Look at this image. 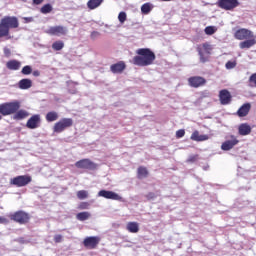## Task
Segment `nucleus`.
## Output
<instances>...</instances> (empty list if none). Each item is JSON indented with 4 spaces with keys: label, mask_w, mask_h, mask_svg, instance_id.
Masks as SVG:
<instances>
[{
    "label": "nucleus",
    "mask_w": 256,
    "mask_h": 256,
    "mask_svg": "<svg viewBox=\"0 0 256 256\" xmlns=\"http://www.w3.org/2000/svg\"><path fill=\"white\" fill-rule=\"evenodd\" d=\"M18 87L19 89H22V90L31 89L33 87V81L29 78L21 79L18 82Z\"/></svg>",
    "instance_id": "19"
},
{
    "label": "nucleus",
    "mask_w": 256,
    "mask_h": 256,
    "mask_svg": "<svg viewBox=\"0 0 256 256\" xmlns=\"http://www.w3.org/2000/svg\"><path fill=\"white\" fill-rule=\"evenodd\" d=\"M35 19L33 17H24V23H33Z\"/></svg>",
    "instance_id": "49"
},
{
    "label": "nucleus",
    "mask_w": 256,
    "mask_h": 256,
    "mask_svg": "<svg viewBox=\"0 0 256 256\" xmlns=\"http://www.w3.org/2000/svg\"><path fill=\"white\" fill-rule=\"evenodd\" d=\"M3 37H9V30L0 22V39Z\"/></svg>",
    "instance_id": "31"
},
{
    "label": "nucleus",
    "mask_w": 256,
    "mask_h": 256,
    "mask_svg": "<svg viewBox=\"0 0 256 256\" xmlns=\"http://www.w3.org/2000/svg\"><path fill=\"white\" fill-rule=\"evenodd\" d=\"M75 167H77V169H87L88 171H95L97 170V168L99 167V165L93 161H91V159H82L79 160L75 163Z\"/></svg>",
    "instance_id": "7"
},
{
    "label": "nucleus",
    "mask_w": 256,
    "mask_h": 256,
    "mask_svg": "<svg viewBox=\"0 0 256 256\" xmlns=\"http://www.w3.org/2000/svg\"><path fill=\"white\" fill-rule=\"evenodd\" d=\"M100 36H101V33L97 31H93L91 32L90 39H92V41H95V39H97V37H100Z\"/></svg>",
    "instance_id": "43"
},
{
    "label": "nucleus",
    "mask_w": 256,
    "mask_h": 256,
    "mask_svg": "<svg viewBox=\"0 0 256 256\" xmlns=\"http://www.w3.org/2000/svg\"><path fill=\"white\" fill-rule=\"evenodd\" d=\"M254 45H256L255 38H251V39L248 38L245 41H242L239 43L240 49H251V47H253Z\"/></svg>",
    "instance_id": "21"
},
{
    "label": "nucleus",
    "mask_w": 256,
    "mask_h": 256,
    "mask_svg": "<svg viewBox=\"0 0 256 256\" xmlns=\"http://www.w3.org/2000/svg\"><path fill=\"white\" fill-rule=\"evenodd\" d=\"M185 137V129H180L176 131V138L181 139Z\"/></svg>",
    "instance_id": "41"
},
{
    "label": "nucleus",
    "mask_w": 256,
    "mask_h": 256,
    "mask_svg": "<svg viewBox=\"0 0 256 256\" xmlns=\"http://www.w3.org/2000/svg\"><path fill=\"white\" fill-rule=\"evenodd\" d=\"M124 69H127V65L123 61H119L118 63L112 64L110 66V71L114 74L122 73Z\"/></svg>",
    "instance_id": "17"
},
{
    "label": "nucleus",
    "mask_w": 256,
    "mask_h": 256,
    "mask_svg": "<svg viewBox=\"0 0 256 256\" xmlns=\"http://www.w3.org/2000/svg\"><path fill=\"white\" fill-rule=\"evenodd\" d=\"M207 139H209V135H207V134H202V135H199V137H198V142L207 141Z\"/></svg>",
    "instance_id": "45"
},
{
    "label": "nucleus",
    "mask_w": 256,
    "mask_h": 256,
    "mask_svg": "<svg viewBox=\"0 0 256 256\" xmlns=\"http://www.w3.org/2000/svg\"><path fill=\"white\" fill-rule=\"evenodd\" d=\"M198 157H199L198 155L189 156V158L187 159V163H195V161H197Z\"/></svg>",
    "instance_id": "44"
},
{
    "label": "nucleus",
    "mask_w": 256,
    "mask_h": 256,
    "mask_svg": "<svg viewBox=\"0 0 256 256\" xmlns=\"http://www.w3.org/2000/svg\"><path fill=\"white\" fill-rule=\"evenodd\" d=\"M216 5L220 9H224V11H233V9L239 7L241 3H239V0H218Z\"/></svg>",
    "instance_id": "5"
},
{
    "label": "nucleus",
    "mask_w": 256,
    "mask_h": 256,
    "mask_svg": "<svg viewBox=\"0 0 256 256\" xmlns=\"http://www.w3.org/2000/svg\"><path fill=\"white\" fill-rule=\"evenodd\" d=\"M54 241H55V243H61V241H63V236L60 234L55 235Z\"/></svg>",
    "instance_id": "47"
},
{
    "label": "nucleus",
    "mask_w": 256,
    "mask_h": 256,
    "mask_svg": "<svg viewBox=\"0 0 256 256\" xmlns=\"http://www.w3.org/2000/svg\"><path fill=\"white\" fill-rule=\"evenodd\" d=\"M78 199H87L89 197V192L87 190H80L77 192Z\"/></svg>",
    "instance_id": "35"
},
{
    "label": "nucleus",
    "mask_w": 256,
    "mask_h": 256,
    "mask_svg": "<svg viewBox=\"0 0 256 256\" xmlns=\"http://www.w3.org/2000/svg\"><path fill=\"white\" fill-rule=\"evenodd\" d=\"M204 32L206 35H215V33L217 32V28L215 26H207L204 29Z\"/></svg>",
    "instance_id": "32"
},
{
    "label": "nucleus",
    "mask_w": 256,
    "mask_h": 256,
    "mask_svg": "<svg viewBox=\"0 0 256 256\" xmlns=\"http://www.w3.org/2000/svg\"><path fill=\"white\" fill-rule=\"evenodd\" d=\"M6 67L10 71H19L21 69V62L18 60H9L6 63Z\"/></svg>",
    "instance_id": "20"
},
{
    "label": "nucleus",
    "mask_w": 256,
    "mask_h": 256,
    "mask_svg": "<svg viewBox=\"0 0 256 256\" xmlns=\"http://www.w3.org/2000/svg\"><path fill=\"white\" fill-rule=\"evenodd\" d=\"M9 218L11 221H14L15 223H19L20 225H25L29 223V219H31V216L29 213L19 210L9 215Z\"/></svg>",
    "instance_id": "3"
},
{
    "label": "nucleus",
    "mask_w": 256,
    "mask_h": 256,
    "mask_svg": "<svg viewBox=\"0 0 256 256\" xmlns=\"http://www.w3.org/2000/svg\"><path fill=\"white\" fill-rule=\"evenodd\" d=\"M199 131H194L193 133H192V135H191V137H190V139L192 140V141H199Z\"/></svg>",
    "instance_id": "42"
},
{
    "label": "nucleus",
    "mask_w": 256,
    "mask_h": 256,
    "mask_svg": "<svg viewBox=\"0 0 256 256\" xmlns=\"http://www.w3.org/2000/svg\"><path fill=\"white\" fill-rule=\"evenodd\" d=\"M99 243H101V237L99 236H89L83 241V245L86 249H97Z\"/></svg>",
    "instance_id": "9"
},
{
    "label": "nucleus",
    "mask_w": 256,
    "mask_h": 256,
    "mask_svg": "<svg viewBox=\"0 0 256 256\" xmlns=\"http://www.w3.org/2000/svg\"><path fill=\"white\" fill-rule=\"evenodd\" d=\"M63 47H65V43H63V41H61V40H58L52 44V49L54 51H61V49H63Z\"/></svg>",
    "instance_id": "30"
},
{
    "label": "nucleus",
    "mask_w": 256,
    "mask_h": 256,
    "mask_svg": "<svg viewBox=\"0 0 256 256\" xmlns=\"http://www.w3.org/2000/svg\"><path fill=\"white\" fill-rule=\"evenodd\" d=\"M146 198L148 199V201H155V199H157V194H155L154 192H149L146 195Z\"/></svg>",
    "instance_id": "40"
},
{
    "label": "nucleus",
    "mask_w": 256,
    "mask_h": 256,
    "mask_svg": "<svg viewBox=\"0 0 256 256\" xmlns=\"http://www.w3.org/2000/svg\"><path fill=\"white\" fill-rule=\"evenodd\" d=\"M41 125V115H33L26 123L27 129H37Z\"/></svg>",
    "instance_id": "14"
},
{
    "label": "nucleus",
    "mask_w": 256,
    "mask_h": 256,
    "mask_svg": "<svg viewBox=\"0 0 256 256\" xmlns=\"http://www.w3.org/2000/svg\"><path fill=\"white\" fill-rule=\"evenodd\" d=\"M152 9L153 7H151V3H145L141 6V12L143 15H149Z\"/></svg>",
    "instance_id": "27"
},
{
    "label": "nucleus",
    "mask_w": 256,
    "mask_h": 256,
    "mask_svg": "<svg viewBox=\"0 0 256 256\" xmlns=\"http://www.w3.org/2000/svg\"><path fill=\"white\" fill-rule=\"evenodd\" d=\"M72 126H73V119L63 118L54 125L53 131L54 133H63V131H65L67 128Z\"/></svg>",
    "instance_id": "6"
},
{
    "label": "nucleus",
    "mask_w": 256,
    "mask_h": 256,
    "mask_svg": "<svg viewBox=\"0 0 256 256\" xmlns=\"http://www.w3.org/2000/svg\"><path fill=\"white\" fill-rule=\"evenodd\" d=\"M22 75H31L33 73V68L30 65H26L21 70Z\"/></svg>",
    "instance_id": "33"
},
{
    "label": "nucleus",
    "mask_w": 256,
    "mask_h": 256,
    "mask_svg": "<svg viewBox=\"0 0 256 256\" xmlns=\"http://www.w3.org/2000/svg\"><path fill=\"white\" fill-rule=\"evenodd\" d=\"M226 69H235L237 67V61H228L225 64Z\"/></svg>",
    "instance_id": "37"
},
{
    "label": "nucleus",
    "mask_w": 256,
    "mask_h": 256,
    "mask_svg": "<svg viewBox=\"0 0 256 256\" xmlns=\"http://www.w3.org/2000/svg\"><path fill=\"white\" fill-rule=\"evenodd\" d=\"M32 75H33V77H40V76H41V71H39V70H34V71L32 72Z\"/></svg>",
    "instance_id": "51"
},
{
    "label": "nucleus",
    "mask_w": 256,
    "mask_h": 256,
    "mask_svg": "<svg viewBox=\"0 0 256 256\" xmlns=\"http://www.w3.org/2000/svg\"><path fill=\"white\" fill-rule=\"evenodd\" d=\"M137 55L133 57L132 63L137 67H149V65H153L157 56L155 52H153L149 48H139L136 50Z\"/></svg>",
    "instance_id": "1"
},
{
    "label": "nucleus",
    "mask_w": 256,
    "mask_h": 256,
    "mask_svg": "<svg viewBox=\"0 0 256 256\" xmlns=\"http://www.w3.org/2000/svg\"><path fill=\"white\" fill-rule=\"evenodd\" d=\"M138 173V179H145L147 175H149V171H147V168L140 166L137 170Z\"/></svg>",
    "instance_id": "26"
},
{
    "label": "nucleus",
    "mask_w": 256,
    "mask_h": 256,
    "mask_svg": "<svg viewBox=\"0 0 256 256\" xmlns=\"http://www.w3.org/2000/svg\"><path fill=\"white\" fill-rule=\"evenodd\" d=\"M204 49H207L209 47V44H203Z\"/></svg>",
    "instance_id": "55"
},
{
    "label": "nucleus",
    "mask_w": 256,
    "mask_h": 256,
    "mask_svg": "<svg viewBox=\"0 0 256 256\" xmlns=\"http://www.w3.org/2000/svg\"><path fill=\"white\" fill-rule=\"evenodd\" d=\"M101 3H103V0H89L87 2V7L88 9L93 11V9H97V7H101Z\"/></svg>",
    "instance_id": "24"
},
{
    "label": "nucleus",
    "mask_w": 256,
    "mask_h": 256,
    "mask_svg": "<svg viewBox=\"0 0 256 256\" xmlns=\"http://www.w3.org/2000/svg\"><path fill=\"white\" fill-rule=\"evenodd\" d=\"M33 179L29 175H20L12 178L10 180V185H14V187H27L29 183H31Z\"/></svg>",
    "instance_id": "4"
},
{
    "label": "nucleus",
    "mask_w": 256,
    "mask_h": 256,
    "mask_svg": "<svg viewBox=\"0 0 256 256\" xmlns=\"http://www.w3.org/2000/svg\"><path fill=\"white\" fill-rule=\"evenodd\" d=\"M198 54H199L201 63H207V57H205V54L200 48H198Z\"/></svg>",
    "instance_id": "39"
},
{
    "label": "nucleus",
    "mask_w": 256,
    "mask_h": 256,
    "mask_svg": "<svg viewBox=\"0 0 256 256\" xmlns=\"http://www.w3.org/2000/svg\"><path fill=\"white\" fill-rule=\"evenodd\" d=\"M5 57H11V49L4 47L3 48Z\"/></svg>",
    "instance_id": "48"
},
{
    "label": "nucleus",
    "mask_w": 256,
    "mask_h": 256,
    "mask_svg": "<svg viewBox=\"0 0 256 256\" xmlns=\"http://www.w3.org/2000/svg\"><path fill=\"white\" fill-rule=\"evenodd\" d=\"M21 109V102L18 100L12 102H5L0 104V115L7 117V115H15V112Z\"/></svg>",
    "instance_id": "2"
},
{
    "label": "nucleus",
    "mask_w": 256,
    "mask_h": 256,
    "mask_svg": "<svg viewBox=\"0 0 256 256\" xmlns=\"http://www.w3.org/2000/svg\"><path fill=\"white\" fill-rule=\"evenodd\" d=\"M219 99H220L221 105H229L232 99L231 92H229V90L227 89L221 90L219 92Z\"/></svg>",
    "instance_id": "15"
},
{
    "label": "nucleus",
    "mask_w": 256,
    "mask_h": 256,
    "mask_svg": "<svg viewBox=\"0 0 256 256\" xmlns=\"http://www.w3.org/2000/svg\"><path fill=\"white\" fill-rule=\"evenodd\" d=\"M90 204L88 202H82L79 204V209H89Z\"/></svg>",
    "instance_id": "46"
},
{
    "label": "nucleus",
    "mask_w": 256,
    "mask_h": 256,
    "mask_svg": "<svg viewBox=\"0 0 256 256\" xmlns=\"http://www.w3.org/2000/svg\"><path fill=\"white\" fill-rule=\"evenodd\" d=\"M3 119V116L0 115V121Z\"/></svg>",
    "instance_id": "57"
},
{
    "label": "nucleus",
    "mask_w": 256,
    "mask_h": 256,
    "mask_svg": "<svg viewBox=\"0 0 256 256\" xmlns=\"http://www.w3.org/2000/svg\"><path fill=\"white\" fill-rule=\"evenodd\" d=\"M118 21L120 23H125V21H127V13L120 12L119 15H118Z\"/></svg>",
    "instance_id": "38"
},
{
    "label": "nucleus",
    "mask_w": 256,
    "mask_h": 256,
    "mask_svg": "<svg viewBox=\"0 0 256 256\" xmlns=\"http://www.w3.org/2000/svg\"><path fill=\"white\" fill-rule=\"evenodd\" d=\"M230 140H226L222 143L221 149L222 151H231L235 145L239 144V141L237 140V137L235 135H230Z\"/></svg>",
    "instance_id": "11"
},
{
    "label": "nucleus",
    "mask_w": 256,
    "mask_h": 256,
    "mask_svg": "<svg viewBox=\"0 0 256 256\" xmlns=\"http://www.w3.org/2000/svg\"><path fill=\"white\" fill-rule=\"evenodd\" d=\"M235 39L244 41V39H253V32L251 30L240 28L234 33Z\"/></svg>",
    "instance_id": "10"
},
{
    "label": "nucleus",
    "mask_w": 256,
    "mask_h": 256,
    "mask_svg": "<svg viewBox=\"0 0 256 256\" xmlns=\"http://www.w3.org/2000/svg\"><path fill=\"white\" fill-rule=\"evenodd\" d=\"M248 87H256V73L252 74L248 80Z\"/></svg>",
    "instance_id": "34"
},
{
    "label": "nucleus",
    "mask_w": 256,
    "mask_h": 256,
    "mask_svg": "<svg viewBox=\"0 0 256 256\" xmlns=\"http://www.w3.org/2000/svg\"><path fill=\"white\" fill-rule=\"evenodd\" d=\"M1 24L7 29H17L19 27V19L15 16H5L1 19Z\"/></svg>",
    "instance_id": "8"
},
{
    "label": "nucleus",
    "mask_w": 256,
    "mask_h": 256,
    "mask_svg": "<svg viewBox=\"0 0 256 256\" xmlns=\"http://www.w3.org/2000/svg\"><path fill=\"white\" fill-rule=\"evenodd\" d=\"M127 225H139L137 222H128Z\"/></svg>",
    "instance_id": "53"
},
{
    "label": "nucleus",
    "mask_w": 256,
    "mask_h": 256,
    "mask_svg": "<svg viewBox=\"0 0 256 256\" xmlns=\"http://www.w3.org/2000/svg\"><path fill=\"white\" fill-rule=\"evenodd\" d=\"M51 11H53V6L48 3V4H45L44 6L41 7L40 9V12L43 14V15H47L49 13H51Z\"/></svg>",
    "instance_id": "29"
},
{
    "label": "nucleus",
    "mask_w": 256,
    "mask_h": 256,
    "mask_svg": "<svg viewBox=\"0 0 256 256\" xmlns=\"http://www.w3.org/2000/svg\"><path fill=\"white\" fill-rule=\"evenodd\" d=\"M90 217H91V213L80 212L77 214L76 219H78V221H87V219H89Z\"/></svg>",
    "instance_id": "28"
},
{
    "label": "nucleus",
    "mask_w": 256,
    "mask_h": 256,
    "mask_svg": "<svg viewBox=\"0 0 256 256\" xmlns=\"http://www.w3.org/2000/svg\"><path fill=\"white\" fill-rule=\"evenodd\" d=\"M239 135L245 136L251 133V126L247 123L240 124L238 127Z\"/></svg>",
    "instance_id": "22"
},
{
    "label": "nucleus",
    "mask_w": 256,
    "mask_h": 256,
    "mask_svg": "<svg viewBox=\"0 0 256 256\" xmlns=\"http://www.w3.org/2000/svg\"><path fill=\"white\" fill-rule=\"evenodd\" d=\"M19 242L20 243H25V241H23V239H19Z\"/></svg>",
    "instance_id": "56"
},
{
    "label": "nucleus",
    "mask_w": 256,
    "mask_h": 256,
    "mask_svg": "<svg viewBox=\"0 0 256 256\" xmlns=\"http://www.w3.org/2000/svg\"><path fill=\"white\" fill-rule=\"evenodd\" d=\"M57 119H59V113L55 111H51L46 114V121L48 123H53V121H57Z\"/></svg>",
    "instance_id": "25"
},
{
    "label": "nucleus",
    "mask_w": 256,
    "mask_h": 256,
    "mask_svg": "<svg viewBox=\"0 0 256 256\" xmlns=\"http://www.w3.org/2000/svg\"><path fill=\"white\" fill-rule=\"evenodd\" d=\"M72 95H75L77 93V90H69Z\"/></svg>",
    "instance_id": "54"
},
{
    "label": "nucleus",
    "mask_w": 256,
    "mask_h": 256,
    "mask_svg": "<svg viewBox=\"0 0 256 256\" xmlns=\"http://www.w3.org/2000/svg\"><path fill=\"white\" fill-rule=\"evenodd\" d=\"M26 117H29V112L25 111V110H17L14 113L13 119H15L16 121H21L22 119H25Z\"/></svg>",
    "instance_id": "23"
},
{
    "label": "nucleus",
    "mask_w": 256,
    "mask_h": 256,
    "mask_svg": "<svg viewBox=\"0 0 256 256\" xmlns=\"http://www.w3.org/2000/svg\"><path fill=\"white\" fill-rule=\"evenodd\" d=\"M98 197H104V199H112L113 201L121 200V196H119V194L109 190H100L98 192Z\"/></svg>",
    "instance_id": "13"
},
{
    "label": "nucleus",
    "mask_w": 256,
    "mask_h": 256,
    "mask_svg": "<svg viewBox=\"0 0 256 256\" xmlns=\"http://www.w3.org/2000/svg\"><path fill=\"white\" fill-rule=\"evenodd\" d=\"M127 231L129 233H138L139 232V226L138 225H128L126 226Z\"/></svg>",
    "instance_id": "36"
},
{
    "label": "nucleus",
    "mask_w": 256,
    "mask_h": 256,
    "mask_svg": "<svg viewBox=\"0 0 256 256\" xmlns=\"http://www.w3.org/2000/svg\"><path fill=\"white\" fill-rule=\"evenodd\" d=\"M8 39H11V36H8Z\"/></svg>",
    "instance_id": "58"
},
{
    "label": "nucleus",
    "mask_w": 256,
    "mask_h": 256,
    "mask_svg": "<svg viewBox=\"0 0 256 256\" xmlns=\"http://www.w3.org/2000/svg\"><path fill=\"white\" fill-rule=\"evenodd\" d=\"M188 83L190 85V87H201L202 85H205V83H207V81L205 80V78L201 77V76H194V77H190L188 79Z\"/></svg>",
    "instance_id": "16"
},
{
    "label": "nucleus",
    "mask_w": 256,
    "mask_h": 256,
    "mask_svg": "<svg viewBox=\"0 0 256 256\" xmlns=\"http://www.w3.org/2000/svg\"><path fill=\"white\" fill-rule=\"evenodd\" d=\"M43 3V0H33V5H41Z\"/></svg>",
    "instance_id": "52"
},
{
    "label": "nucleus",
    "mask_w": 256,
    "mask_h": 256,
    "mask_svg": "<svg viewBox=\"0 0 256 256\" xmlns=\"http://www.w3.org/2000/svg\"><path fill=\"white\" fill-rule=\"evenodd\" d=\"M67 27L64 26H52L47 30L48 35H56L57 37L61 35H67L68 33Z\"/></svg>",
    "instance_id": "12"
},
{
    "label": "nucleus",
    "mask_w": 256,
    "mask_h": 256,
    "mask_svg": "<svg viewBox=\"0 0 256 256\" xmlns=\"http://www.w3.org/2000/svg\"><path fill=\"white\" fill-rule=\"evenodd\" d=\"M9 223V219L5 218V217H0V224L1 225H5Z\"/></svg>",
    "instance_id": "50"
},
{
    "label": "nucleus",
    "mask_w": 256,
    "mask_h": 256,
    "mask_svg": "<svg viewBox=\"0 0 256 256\" xmlns=\"http://www.w3.org/2000/svg\"><path fill=\"white\" fill-rule=\"evenodd\" d=\"M251 111V103L243 104L237 111L238 117H247Z\"/></svg>",
    "instance_id": "18"
}]
</instances>
